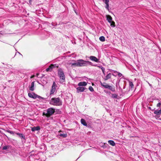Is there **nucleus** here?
I'll return each mask as SVG.
<instances>
[{"label":"nucleus","mask_w":161,"mask_h":161,"mask_svg":"<svg viewBox=\"0 0 161 161\" xmlns=\"http://www.w3.org/2000/svg\"><path fill=\"white\" fill-rule=\"evenodd\" d=\"M86 88L84 87H79L76 88L77 92L79 93L80 92H82L84 91Z\"/></svg>","instance_id":"11"},{"label":"nucleus","mask_w":161,"mask_h":161,"mask_svg":"<svg viewBox=\"0 0 161 161\" xmlns=\"http://www.w3.org/2000/svg\"><path fill=\"white\" fill-rule=\"evenodd\" d=\"M15 134L18 135V136L21 139L22 142L23 143H25L26 142V139L25 135L22 133H19L17 132Z\"/></svg>","instance_id":"6"},{"label":"nucleus","mask_w":161,"mask_h":161,"mask_svg":"<svg viewBox=\"0 0 161 161\" xmlns=\"http://www.w3.org/2000/svg\"><path fill=\"white\" fill-rule=\"evenodd\" d=\"M47 113L45 115L46 116L48 117L52 115L55 112V109L53 108H48L47 110Z\"/></svg>","instance_id":"5"},{"label":"nucleus","mask_w":161,"mask_h":161,"mask_svg":"<svg viewBox=\"0 0 161 161\" xmlns=\"http://www.w3.org/2000/svg\"><path fill=\"white\" fill-rule=\"evenodd\" d=\"M112 75L114 76V75L113 74H112L110 73L108 74L106 76L103 77V79L104 80H107L108 79H110Z\"/></svg>","instance_id":"10"},{"label":"nucleus","mask_w":161,"mask_h":161,"mask_svg":"<svg viewBox=\"0 0 161 161\" xmlns=\"http://www.w3.org/2000/svg\"><path fill=\"white\" fill-rule=\"evenodd\" d=\"M35 156L33 155H31L29 157V160L30 161H37L38 159L35 158H34Z\"/></svg>","instance_id":"16"},{"label":"nucleus","mask_w":161,"mask_h":161,"mask_svg":"<svg viewBox=\"0 0 161 161\" xmlns=\"http://www.w3.org/2000/svg\"><path fill=\"white\" fill-rule=\"evenodd\" d=\"M89 59L92 61H94L97 63H99V59L97 58L96 57L94 56H91L89 57Z\"/></svg>","instance_id":"9"},{"label":"nucleus","mask_w":161,"mask_h":161,"mask_svg":"<svg viewBox=\"0 0 161 161\" xmlns=\"http://www.w3.org/2000/svg\"><path fill=\"white\" fill-rule=\"evenodd\" d=\"M74 11H75V13L76 14H77V12H76V11H75V10Z\"/></svg>","instance_id":"40"},{"label":"nucleus","mask_w":161,"mask_h":161,"mask_svg":"<svg viewBox=\"0 0 161 161\" xmlns=\"http://www.w3.org/2000/svg\"><path fill=\"white\" fill-rule=\"evenodd\" d=\"M51 68L49 66V67L48 68H47L46 69V71H51L52 70L51 69Z\"/></svg>","instance_id":"33"},{"label":"nucleus","mask_w":161,"mask_h":161,"mask_svg":"<svg viewBox=\"0 0 161 161\" xmlns=\"http://www.w3.org/2000/svg\"><path fill=\"white\" fill-rule=\"evenodd\" d=\"M92 66H97L99 68H100L102 71V72H103V74L105 75V68L102 67V66H97V64H95V65H93Z\"/></svg>","instance_id":"14"},{"label":"nucleus","mask_w":161,"mask_h":161,"mask_svg":"<svg viewBox=\"0 0 161 161\" xmlns=\"http://www.w3.org/2000/svg\"><path fill=\"white\" fill-rule=\"evenodd\" d=\"M110 24V26L113 27H114L115 26V22L112 21L110 23H109Z\"/></svg>","instance_id":"26"},{"label":"nucleus","mask_w":161,"mask_h":161,"mask_svg":"<svg viewBox=\"0 0 161 161\" xmlns=\"http://www.w3.org/2000/svg\"><path fill=\"white\" fill-rule=\"evenodd\" d=\"M148 108H149V109H150L151 110H154V109H152L151 107H149Z\"/></svg>","instance_id":"39"},{"label":"nucleus","mask_w":161,"mask_h":161,"mask_svg":"<svg viewBox=\"0 0 161 161\" xmlns=\"http://www.w3.org/2000/svg\"><path fill=\"white\" fill-rule=\"evenodd\" d=\"M118 76L119 77H121L122 76V74H121V73H120L119 72H118Z\"/></svg>","instance_id":"35"},{"label":"nucleus","mask_w":161,"mask_h":161,"mask_svg":"<svg viewBox=\"0 0 161 161\" xmlns=\"http://www.w3.org/2000/svg\"><path fill=\"white\" fill-rule=\"evenodd\" d=\"M107 19L109 23H110L112 21V18L110 15L107 16Z\"/></svg>","instance_id":"18"},{"label":"nucleus","mask_w":161,"mask_h":161,"mask_svg":"<svg viewBox=\"0 0 161 161\" xmlns=\"http://www.w3.org/2000/svg\"><path fill=\"white\" fill-rule=\"evenodd\" d=\"M28 95L30 97L34 99H36L37 98L39 99L42 98L40 96L37 95L33 92L32 93H29Z\"/></svg>","instance_id":"7"},{"label":"nucleus","mask_w":161,"mask_h":161,"mask_svg":"<svg viewBox=\"0 0 161 161\" xmlns=\"http://www.w3.org/2000/svg\"><path fill=\"white\" fill-rule=\"evenodd\" d=\"M103 1L106 5L109 3V0H103Z\"/></svg>","instance_id":"29"},{"label":"nucleus","mask_w":161,"mask_h":161,"mask_svg":"<svg viewBox=\"0 0 161 161\" xmlns=\"http://www.w3.org/2000/svg\"><path fill=\"white\" fill-rule=\"evenodd\" d=\"M62 132L61 131H59V133H60V132ZM59 135L60 136L63 137H66L67 136V134L66 133H59Z\"/></svg>","instance_id":"19"},{"label":"nucleus","mask_w":161,"mask_h":161,"mask_svg":"<svg viewBox=\"0 0 161 161\" xmlns=\"http://www.w3.org/2000/svg\"><path fill=\"white\" fill-rule=\"evenodd\" d=\"M79 67L87 66L88 65H93L92 63L88 61L84 60L83 59H79L78 60Z\"/></svg>","instance_id":"2"},{"label":"nucleus","mask_w":161,"mask_h":161,"mask_svg":"<svg viewBox=\"0 0 161 161\" xmlns=\"http://www.w3.org/2000/svg\"><path fill=\"white\" fill-rule=\"evenodd\" d=\"M161 103H160V102H159L157 104V107H160V106H161Z\"/></svg>","instance_id":"36"},{"label":"nucleus","mask_w":161,"mask_h":161,"mask_svg":"<svg viewBox=\"0 0 161 161\" xmlns=\"http://www.w3.org/2000/svg\"><path fill=\"white\" fill-rule=\"evenodd\" d=\"M49 67L51 68V69L52 70V69L55 67L58 68V65L57 64H51Z\"/></svg>","instance_id":"21"},{"label":"nucleus","mask_w":161,"mask_h":161,"mask_svg":"<svg viewBox=\"0 0 161 161\" xmlns=\"http://www.w3.org/2000/svg\"><path fill=\"white\" fill-rule=\"evenodd\" d=\"M10 130H6V132H8V133H9V132H10Z\"/></svg>","instance_id":"38"},{"label":"nucleus","mask_w":161,"mask_h":161,"mask_svg":"<svg viewBox=\"0 0 161 161\" xmlns=\"http://www.w3.org/2000/svg\"><path fill=\"white\" fill-rule=\"evenodd\" d=\"M11 147V146L10 145H8L7 146H5L3 147L2 149L3 150H6L8 149L9 148Z\"/></svg>","instance_id":"22"},{"label":"nucleus","mask_w":161,"mask_h":161,"mask_svg":"<svg viewBox=\"0 0 161 161\" xmlns=\"http://www.w3.org/2000/svg\"><path fill=\"white\" fill-rule=\"evenodd\" d=\"M108 143L112 145V146H114L115 145V143L112 140H109L108 141Z\"/></svg>","instance_id":"23"},{"label":"nucleus","mask_w":161,"mask_h":161,"mask_svg":"<svg viewBox=\"0 0 161 161\" xmlns=\"http://www.w3.org/2000/svg\"><path fill=\"white\" fill-rule=\"evenodd\" d=\"M80 121L81 124H82L83 125L85 126H87V124L86 123L85 120L84 119H81Z\"/></svg>","instance_id":"17"},{"label":"nucleus","mask_w":161,"mask_h":161,"mask_svg":"<svg viewBox=\"0 0 161 161\" xmlns=\"http://www.w3.org/2000/svg\"><path fill=\"white\" fill-rule=\"evenodd\" d=\"M87 83L85 81L80 82L79 83L78 85L79 86H86L87 85Z\"/></svg>","instance_id":"15"},{"label":"nucleus","mask_w":161,"mask_h":161,"mask_svg":"<svg viewBox=\"0 0 161 161\" xmlns=\"http://www.w3.org/2000/svg\"><path fill=\"white\" fill-rule=\"evenodd\" d=\"M149 85H150V86H151V84H149Z\"/></svg>","instance_id":"41"},{"label":"nucleus","mask_w":161,"mask_h":161,"mask_svg":"<svg viewBox=\"0 0 161 161\" xmlns=\"http://www.w3.org/2000/svg\"><path fill=\"white\" fill-rule=\"evenodd\" d=\"M49 103L54 106H61L62 105V101L59 97L52 98L49 101Z\"/></svg>","instance_id":"1"},{"label":"nucleus","mask_w":161,"mask_h":161,"mask_svg":"<svg viewBox=\"0 0 161 161\" xmlns=\"http://www.w3.org/2000/svg\"><path fill=\"white\" fill-rule=\"evenodd\" d=\"M105 8L109 11L111 10V8H109V3L108 4H106L105 6Z\"/></svg>","instance_id":"24"},{"label":"nucleus","mask_w":161,"mask_h":161,"mask_svg":"<svg viewBox=\"0 0 161 161\" xmlns=\"http://www.w3.org/2000/svg\"><path fill=\"white\" fill-rule=\"evenodd\" d=\"M40 128L39 126H35L31 128V130L32 131L40 130Z\"/></svg>","instance_id":"12"},{"label":"nucleus","mask_w":161,"mask_h":161,"mask_svg":"<svg viewBox=\"0 0 161 161\" xmlns=\"http://www.w3.org/2000/svg\"><path fill=\"white\" fill-rule=\"evenodd\" d=\"M89 89L91 92H93L94 91L93 88L92 86H90L89 87Z\"/></svg>","instance_id":"31"},{"label":"nucleus","mask_w":161,"mask_h":161,"mask_svg":"<svg viewBox=\"0 0 161 161\" xmlns=\"http://www.w3.org/2000/svg\"><path fill=\"white\" fill-rule=\"evenodd\" d=\"M129 86H130L131 88H133L134 86V85H133V82L132 81H129Z\"/></svg>","instance_id":"28"},{"label":"nucleus","mask_w":161,"mask_h":161,"mask_svg":"<svg viewBox=\"0 0 161 161\" xmlns=\"http://www.w3.org/2000/svg\"><path fill=\"white\" fill-rule=\"evenodd\" d=\"M111 72L114 71V73H118V72L116 71H114L113 70H110Z\"/></svg>","instance_id":"37"},{"label":"nucleus","mask_w":161,"mask_h":161,"mask_svg":"<svg viewBox=\"0 0 161 161\" xmlns=\"http://www.w3.org/2000/svg\"><path fill=\"white\" fill-rule=\"evenodd\" d=\"M71 65L72 66H75L79 67L78 63V60L77 61V62H75V63H72L71 64Z\"/></svg>","instance_id":"27"},{"label":"nucleus","mask_w":161,"mask_h":161,"mask_svg":"<svg viewBox=\"0 0 161 161\" xmlns=\"http://www.w3.org/2000/svg\"><path fill=\"white\" fill-rule=\"evenodd\" d=\"M112 97L113 98H116L117 97V95L115 94H112Z\"/></svg>","instance_id":"32"},{"label":"nucleus","mask_w":161,"mask_h":161,"mask_svg":"<svg viewBox=\"0 0 161 161\" xmlns=\"http://www.w3.org/2000/svg\"><path fill=\"white\" fill-rule=\"evenodd\" d=\"M79 158H78L77 159H79Z\"/></svg>","instance_id":"42"},{"label":"nucleus","mask_w":161,"mask_h":161,"mask_svg":"<svg viewBox=\"0 0 161 161\" xmlns=\"http://www.w3.org/2000/svg\"><path fill=\"white\" fill-rule=\"evenodd\" d=\"M57 86V85L55 83V82H53L52 86L50 92V95L53 94L55 92L56 88Z\"/></svg>","instance_id":"8"},{"label":"nucleus","mask_w":161,"mask_h":161,"mask_svg":"<svg viewBox=\"0 0 161 161\" xmlns=\"http://www.w3.org/2000/svg\"><path fill=\"white\" fill-rule=\"evenodd\" d=\"M17 133L16 132L13 131H12L10 130V132H9V133L11 134L14 135V134H15V133Z\"/></svg>","instance_id":"34"},{"label":"nucleus","mask_w":161,"mask_h":161,"mask_svg":"<svg viewBox=\"0 0 161 161\" xmlns=\"http://www.w3.org/2000/svg\"><path fill=\"white\" fill-rule=\"evenodd\" d=\"M99 40L102 42H104L105 41V38L104 36H100L99 38Z\"/></svg>","instance_id":"25"},{"label":"nucleus","mask_w":161,"mask_h":161,"mask_svg":"<svg viewBox=\"0 0 161 161\" xmlns=\"http://www.w3.org/2000/svg\"><path fill=\"white\" fill-rule=\"evenodd\" d=\"M154 113L155 114H157V115H160L161 114V110H155L154 112Z\"/></svg>","instance_id":"20"},{"label":"nucleus","mask_w":161,"mask_h":161,"mask_svg":"<svg viewBox=\"0 0 161 161\" xmlns=\"http://www.w3.org/2000/svg\"><path fill=\"white\" fill-rule=\"evenodd\" d=\"M100 83L102 86L103 87L105 88L108 89L112 92H114L115 91V88L112 87L111 86H110L106 84L105 82L102 83L101 81H100Z\"/></svg>","instance_id":"4"},{"label":"nucleus","mask_w":161,"mask_h":161,"mask_svg":"<svg viewBox=\"0 0 161 161\" xmlns=\"http://www.w3.org/2000/svg\"><path fill=\"white\" fill-rule=\"evenodd\" d=\"M103 1L106 5L109 3V0H103Z\"/></svg>","instance_id":"30"},{"label":"nucleus","mask_w":161,"mask_h":161,"mask_svg":"<svg viewBox=\"0 0 161 161\" xmlns=\"http://www.w3.org/2000/svg\"><path fill=\"white\" fill-rule=\"evenodd\" d=\"M58 74L60 78V83H63L65 81V77L64 73L62 70L60 69L58 70Z\"/></svg>","instance_id":"3"},{"label":"nucleus","mask_w":161,"mask_h":161,"mask_svg":"<svg viewBox=\"0 0 161 161\" xmlns=\"http://www.w3.org/2000/svg\"><path fill=\"white\" fill-rule=\"evenodd\" d=\"M35 81H33L31 83V85L29 87V90L31 91H33L34 90Z\"/></svg>","instance_id":"13"}]
</instances>
